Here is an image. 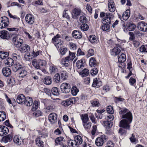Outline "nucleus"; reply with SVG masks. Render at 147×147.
<instances>
[{"mask_svg":"<svg viewBox=\"0 0 147 147\" xmlns=\"http://www.w3.org/2000/svg\"><path fill=\"white\" fill-rule=\"evenodd\" d=\"M69 11L67 10H65L63 13V17L67 20H69L70 17L68 15Z\"/></svg>","mask_w":147,"mask_h":147,"instance_id":"nucleus-49","label":"nucleus"},{"mask_svg":"<svg viewBox=\"0 0 147 147\" xmlns=\"http://www.w3.org/2000/svg\"><path fill=\"white\" fill-rule=\"evenodd\" d=\"M102 85V82L99 79H98L97 78L94 79L92 84V86L93 87L99 88Z\"/></svg>","mask_w":147,"mask_h":147,"instance_id":"nucleus-25","label":"nucleus"},{"mask_svg":"<svg viewBox=\"0 0 147 147\" xmlns=\"http://www.w3.org/2000/svg\"><path fill=\"white\" fill-rule=\"evenodd\" d=\"M98 72V69L97 68H94L90 71V73L92 76L96 75Z\"/></svg>","mask_w":147,"mask_h":147,"instance_id":"nucleus-62","label":"nucleus"},{"mask_svg":"<svg viewBox=\"0 0 147 147\" xmlns=\"http://www.w3.org/2000/svg\"><path fill=\"white\" fill-rule=\"evenodd\" d=\"M63 138L61 137L57 138L55 140L56 145H58L59 144L61 145L63 143Z\"/></svg>","mask_w":147,"mask_h":147,"instance_id":"nucleus-48","label":"nucleus"},{"mask_svg":"<svg viewBox=\"0 0 147 147\" xmlns=\"http://www.w3.org/2000/svg\"><path fill=\"white\" fill-rule=\"evenodd\" d=\"M30 49V46L26 44H23L20 49L21 53H25L29 51Z\"/></svg>","mask_w":147,"mask_h":147,"instance_id":"nucleus-21","label":"nucleus"},{"mask_svg":"<svg viewBox=\"0 0 147 147\" xmlns=\"http://www.w3.org/2000/svg\"><path fill=\"white\" fill-rule=\"evenodd\" d=\"M66 57L61 59V64L63 67H66L67 71L70 72L72 69L71 65L70 60Z\"/></svg>","mask_w":147,"mask_h":147,"instance_id":"nucleus-5","label":"nucleus"},{"mask_svg":"<svg viewBox=\"0 0 147 147\" xmlns=\"http://www.w3.org/2000/svg\"><path fill=\"white\" fill-rule=\"evenodd\" d=\"M32 65L36 69L44 70V67H45L47 64L46 61L44 60L41 59H34L32 60Z\"/></svg>","mask_w":147,"mask_h":147,"instance_id":"nucleus-2","label":"nucleus"},{"mask_svg":"<svg viewBox=\"0 0 147 147\" xmlns=\"http://www.w3.org/2000/svg\"><path fill=\"white\" fill-rule=\"evenodd\" d=\"M81 12V9L80 8H74L71 12L72 18L75 19H78L79 16L80 15Z\"/></svg>","mask_w":147,"mask_h":147,"instance_id":"nucleus-7","label":"nucleus"},{"mask_svg":"<svg viewBox=\"0 0 147 147\" xmlns=\"http://www.w3.org/2000/svg\"><path fill=\"white\" fill-rule=\"evenodd\" d=\"M90 119L92 121V122L94 124H96L97 123L96 120V119L95 117L94 116L93 114L91 113L89 116Z\"/></svg>","mask_w":147,"mask_h":147,"instance_id":"nucleus-53","label":"nucleus"},{"mask_svg":"<svg viewBox=\"0 0 147 147\" xmlns=\"http://www.w3.org/2000/svg\"><path fill=\"white\" fill-rule=\"evenodd\" d=\"M137 26L138 29L142 31H147V24L143 21L139 22Z\"/></svg>","mask_w":147,"mask_h":147,"instance_id":"nucleus-10","label":"nucleus"},{"mask_svg":"<svg viewBox=\"0 0 147 147\" xmlns=\"http://www.w3.org/2000/svg\"><path fill=\"white\" fill-rule=\"evenodd\" d=\"M94 54V52L93 49H89L88 51V54L86 55V57L87 58H88L90 56L93 55Z\"/></svg>","mask_w":147,"mask_h":147,"instance_id":"nucleus-59","label":"nucleus"},{"mask_svg":"<svg viewBox=\"0 0 147 147\" xmlns=\"http://www.w3.org/2000/svg\"><path fill=\"white\" fill-rule=\"evenodd\" d=\"M72 94L74 96H76L79 92V89L76 86H73L71 90Z\"/></svg>","mask_w":147,"mask_h":147,"instance_id":"nucleus-46","label":"nucleus"},{"mask_svg":"<svg viewBox=\"0 0 147 147\" xmlns=\"http://www.w3.org/2000/svg\"><path fill=\"white\" fill-rule=\"evenodd\" d=\"M32 100L31 98L28 96L26 98L24 103L27 106H31L32 104Z\"/></svg>","mask_w":147,"mask_h":147,"instance_id":"nucleus-33","label":"nucleus"},{"mask_svg":"<svg viewBox=\"0 0 147 147\" xmlns=\"http://www.w3.org/2000/svg\"><path fill=\"white\" fill-rule=\"evenodd\" d=\"M104 124L106 128L108 127H111L113 125L111 122L108 121H104Z\"/></svg>","mask_w":147,"mask_h":147,"instance_id":"nucleus-57","label":"nucleus"},{"mask_svg":"<svg viewBox=\"0 0 147 147\" xmlns=\"http://www.w3.org/2000/svg\"><path fill=\"white\" fill-rule=\"evenodd\" d=\"M53 80L56 83L59 82L60 80V76L59 74H56L54 76Z\"/></svg>","mask_w":147,"mask_h":147,"instance_id":"nucleus-52","label":"nucleus"},{"mask_svg":"<svg viewBox=\"0 0 147 147\" xmlns=\"http://www.w3.org/2000/svg\"><path fill=\"white\" fill-rule=\"evenodd\" d=\"M0 37L3 39L8 40L10 37L7 31L2 30L0 31Z\"/></svg>","mask_w":147,"mask_h":147,"instance_id":"nucleus-17","label":"nucleus"},{"mask_svg":"<svg viewBox=\"0 0 147 147\" xmlns=\"http://www.w3.org/2000/svg\"><path fill=\"white\" fill-rule=\"evenodd\" d=\"M80 21L82 23H86L87 22V19L84 16H82L80 17Z\"/></svg>","mask_w":147,"mask_h":147,"instance_id":"nucleus-60","label":"nucleus"},{"mask_svg":"<svg viewBox=\"0 0 147 147\" xmlns=\"http://www.w3.org/2000/svg\"><path fill=\"white\" fill-rule=\"evenodd\" d=\"M61 79L63 80H66L67 78V73L63 70L61 71Z\"/></svg>","mask_w":147,"mask_h":147,"instance_id":"nucleus-42","label":"nucleus"},{"mask_svg":"<svg viewBox=\"0 0 147 147\" xmlns=\"http://www.w3.org/2000/svg\"><path fill=\"white\" fill-rule=\"evenodd\" d=\"M26 98L25 96L23 94H21L18 95L17 98V102L20 104H24Z\"/></svg>","mask_w":147,"mask_h":147,"instance_id":"nucleus-16","label":"nucleus"},{"mask_svg":"<svg viewBox=\"0 0 147 147\" xmlns=\"http://www.w3.org/2000/svg\"><path fill=\"white\" fill-rule=\"evenodd\" d=\"M21 138L19 135H15L13 138V142L16 144L20 145L21 144Z\"/></svg>","mask_w":147,"mask_h":147,"instance_id":"nucleus-24","label":"nucleus"},{"mask_svg":"<svg viewBox=\"0 0 147 147\" xmlns=\"http://www.w3.org/2000/svg\"><path fill=\"white\" fill-rule=\"evenodd\" d=\"M66 57L71 62L76 57L75 53L69 51V56Z\"/></svg>","mask_w":147,"mask_h":147,"instance_id":"nucleus-43","label":"nucleus"},{"mask_svg":"<svg viewBox=\"0 0 147 147\" xmlns=\"http://www.w3.org/2000/svg\"><path fill=\"white\" fill-rule=\"evenodd\" d=\"M36 144L39 147L43 146V142L40 140L39 138H37L36 140Z\"/></svg>","mask_w":147,"mask_h":147,"instance_id":"nucleus-58","label":"nucleus"},{"mask_svg":"<svg viewBox=\"0 0 147 147\" xmlns=\"http://www.w3.org/2000/svg\"><path fill=\"white\" fill-rule=\"evenodd\" d=\"M120 49L117 47H115L111 51V54L112 55L115 56L119 54L120 53Z\"/></svg>","mask_w":147,"mask_h":147,"instance_id":"nucleus-31","label":"nucleus"},{"mask_svg":"<svg viewBox=\"0 0 147 147\" xmlns=\"http://www.w3.org/2000/svg\"><path fill=\"white\" fill-rule=\"evenodd\" d=\"M43 82L45 84L50 85L51 83L52 79L49 76H47L44 78Z\"/></svg>","mask_w":147,"mask_h":147,"instance_id":"nucleus-45","label":"nucleus"},{"mask_svg":"<svg viewBox=\"0 0 147 147\" xmlns=\"http://www.w3.org/2000/svg\"><path fill=\"white\" fill-rule=\"evenodd\" d=\"M118 59L119 62L123 63L126 61V55L123 53H120L118 56Z\"/></svg>","mask_w":147,"mask_h":147,"instance_id":"nucleus-27","label":"nucleus"},{"mask_svg":"<svg viewBox=\"0 0 147 147\" xmlns=\"http://www.w3.org/2000/svg\"><path fill=\"white\" fill-rule=\"evenodd\" d=\"M12 138L13 136L12 135L9 134L4 137L2 140L3 142L6 143L11 142L12 139Z\"/></svg>","mask_w":147,"mask_h":147,"instance_id":"nucleus-29","label":"nucleus"},{"mask_svg":"<svg viewBox=\"0 0 147 147\" xmlns=\"http://www.w3.org/2000/svg\"><path fill=\"white\" fill-rule=\"evenodd\" d=\"M5 63L7 67H10L14 63L13 59L11 58H7L4 60Z\"/></svg>","mask_w":147,"mask_h":147,"instance_id":"nucleus-26","label":"nucleus"},{"mask_svg":"<svg viewBox=\"0 0 147 147\" xmlns=\"http://www.w3.org/2000/svg\"><path fill=\"white\" fill-rule=\"evenodd\" d=\"M74 99V98H70L63 101L62 102V105L65 107H67L73 103Z\"/></svg>","mask_w":147,"mask_h":147,"instance_id":"nucleus-22","label":"nucleus"},{"mask_svg":"<svg viewBox=\"0 0 147 147\" xmlns=\"http://www.w3.org/2000/svg\"><path fill=\"white\" fill-rule=\"evenodd\" d=\"M80 28L82 30L86 31L88 30L89 26L87 24L84 23L81 25Z\"/></svg>","mask_w":147,"mask_h":147,"instance_id":"nucleus-56","label":"nucleus"},{"mask_svg":"<svg viewBox=\"0 0 147 147\" xmlns=\"http://www.w3.org/2000/svg\"><path fill=\"white\" fill-rule=\"evenodd\" d=\"M89 64L91 67H95L97 65V61L94 57H91L89 61Z\"/></svg>","mask_w":147,"mask_h":147,"instance_id":"nucleus-30","label":"nucleus"},{"mask_svg":"<svg viewBox=\"0 0 147 147\" xmlns=\"http://www.w3.org/2000/svg\"><path fill=\"white\" fill-rule=\"evenodd\" d=\"M74 140L78 146L79 144H81L83 141L82 138L79 135H77L75 137Z\"/></svg>","mask_w":147,"mask_h":147,"instance_id":"nucleus-35","label":"nucleus"},{"mask_svg":"<svg viewBox=\"0 0 147 147\" xmlns=\"http://www.w3.org/2000/svg\"><path fill=\"white\" fill-rule=\"evenodd\" d=\"M9 132V129L6 126L0 125V136H3Z\"/></svg>","mask_w":147,"mask_h":147,"instance_id":"nucleus-15","label":"nucleus"},{"mask_svg":"<svg viewBox=\"0 0 147 147\" xmlns=\"http://www.w3.org/2000/svg\"><path fill=\"white\" fill-rule=\"evenodd\" d=\"M52 95L57 96L59 94V89L57 87L53 88L51 90Z\"/></svg>","mask_w":147,"mask_h":147,"instance_id":"nucleus-41","label":"nucleus"},{"mask_svg":"<svg viewBox=\"0 0 147 147\" xmlns=\"http://www.w3.org/2000/svg\"><path fill=\"white\" fill-rule=\"evenodd\" d=\"M67 143L68 146L71 147H78V146L74 140H69L68 141Z\"/></svg>","mask_w":147,"mask_h":147,"instance_id":"nucleus-37","label":"nucleus"},{"mask_svg":"<svg viewBox=\"0 0 147 147\" xmlns=\"http://www.w3.org/2000/svg\"><path fill=\"white\" fill-rule=\"evenodd\" d=\"M108 9L111 12H113L116 10L115 4L113 0H109L108 3Z\"/></svg>","mask_w":147,"mask_h":147,"instance_id":"nucleus-13","label":"nucleus"},{"mask_svg":"<svg viewBox=\"0 0 147 147\" xmlns=\"http://www.w3.org/2000/svg\"><path fill=\"white\" fill-rule=\"evenodd\" d=\"M130 11L129 9H127L125 11L122 15V17L123 20H127L130 16Z\"/></svg>","mask_w":147,"mask_h":147,"instance_id":"nucleus-32","label":"nucleus"},{"mask_svg":"<svg viewBox=\"0 0 147 147\" xmlns=\"http://www.w3.org/2000/svg\"><path fill=\"white\" fill-rule=\"evenodd\" d=\"M57 115L55 113H52L49 116V120L52 124L56 123L57 120Z\"/></svg>","mask_w":147,"mask_h":147,"instance_id":"nucleus-11","label":"nucleus"},{"mask_svg":"<svg viewBox=\"0 0 147 147\" xmlns=\"http://www.w3.org/2000/svg\"><path fill=\"white\" fill-rule=\"evenodd\" d=\"M61 38L60 35L58 34L52 39V42L57 48H61V46L63 44V41L61 39H60Z\"/></svg>","mask_w":147,"mask_h":147,"instance_id":"nucleus-3","label":"nucleus"},{"mask_svg":"<svg viewBox=\"0 0 147 147\" xmlns=\"http://www.w3.org/2000/svg\"><path fill=\"white\" fill-rule=\"evenodd\" d=\"M54 109V107L53 105L48 106L45 109V111L47 113L52 112Z\"/></svg>","mask_w":147,"mask_h":147,"instance_id":"nucleus-47","label":"nucleus"},{"mask_svg":"<svg viewBox=\"0 0 147 147\" xmlns=\"http://www.w3.org/2000/svg\"><path fill=\"white\" fill-rule=\"evenodd\" d=\"M127 26L128 30L129 31L134 30L136 27V25L132 22H129L128 23Z\"/></svg>","mask_w":147,"mask_h":147,"instance_id":"nucleus-34","label":"nucleus"},{"mask_svg":"<svg viewBox=\"0 0 147 147\" xmlns=\"http://www.w3.org/2000/svg\"><path fill=\"white\" fill-rule=\"evenodd\" d=\"M61 90L62 92L64 93H69L70 90L71 86L70 84L68 83H62L60 86Z\"/></svg>","mask_w":147,"mask_h":147,"instance_id":"nucleus-8","label":"nucleus"},{"mask_svg":"<svg viewBox=\"0 0 147 147\" xmlns=\"http://www.w3.org/2000/svg\"><path fill=\"white\" fill-rule=\"evenodd\" d=\"M89 40L92 43H95L97 41L96 37L95 35H90L89 37Z\"/></svg>","mask_w":147,"mask_h":147,"instance_id":"nucleus-50","label":"nucleus"},{"mask_svg":"<svg viewBox=\"0 0 147 147\" xmlns=\"http://www.w3.org/2000/svg\"><path fill=\"white\" fill-rule=\"evenodd\" d=\"M90 103L93 107H98L100 105L99 102L96 99L91 100Z\"/></svg>","mask_w":147,"mask_h":147,"instance_id":"nucleus-51","label":"nucleus"},{"mask_svg":"<svg viewBox=\"0 0 147 147\" xmlns=\"http://www.w3.org/2000/svg\"><path fill=\"white\" fill-rule=\"evenodd\" d=\"M25 20L28 24H32L34 23V16L31 14H27L25 17Z\"/></svg>","mask_w":147,"mask_h":147,"instance_id":"nucleus-12","label":"nucleus"},{"mask_svg":"<svg viewBox=\"0 0 147 147\" xmlns=\"http://www.w3.org/2000/svg\"><path fill=\"white\" fill-rule=\"evenodd\" d=\"M67 51V49L65 47H61L60 49V53L62 55H65Z\"/></svg>","mask_w":147,"mask_h":147,"instance_id":"nucleus-63","label":"nucleus"},{"mask_svg":"<svg viewBox=\"0 0 147 147\" xmlns=\"http://www.w3.org/2000/svg\"><path fill=\"white\" fill-rule=\"evenodd\" d=\"M107 111L108 113L112 114L114 113V111L112 107L111 106H108L107 109Z\"/></svg>","mask_w":147,"mask_h":147,"instance_id":"nucleus-61","label":"nucleus"},{"mask_svg":"<svg viewBox=\"0 0 147 147\" xmlns=\"http://www.w3.org/2000/svg\"><path fill=\"white\" fill-rule=\"evenodd\" d=\"M83 125L85 129L86 130L88 131L91 128L92 123L88 121L83 123Z\"/></svg>","mask_w":147,"mask_h":147,"instance_id":"nucleus-36","label":"nucleus"},{"mask_svg":"<svg viewBox=\"0 0 147 147\" xmlns=\"http://www.w3.org/2000/svg\"><path fill=\"white\" fill-rule=\"evenodd\" d=\"M102 24L101 25V29L104 31H109L110 30L109 24L111 23H109L106 22H102Z\"/></svg>","mask_w":147,"mask_h":147,"instance_id":"nucleus-19","label":"nucleus"},{"mask_svg":"<svg viewBox=\"0 0 147 147\" xmlns=\"http://www.w3.org/2000/svg\"><path fill=\"white\" fill-rule=\"evenodd\" d=\"M81 117L83 123L89 121L88 116L87 114L82 115Z\"/></svg>","mask_w":147,"mask_h":147,"instance_id":"nucleus-39","label":"nucleus"},{"mask_svg":"<svg viewBox=\"0 0 147 147\" xmlns=\"http://www.w3.org/2000/svg\"><path fill=\"white\" fill-rule=\"evenodd\" d=\"M38 102L35 100L34 102L33 106L32 108V111H34L37 109L38 106Z\"/></svg>","mask_w":147,"mask_h":147,"instance_id":"nucleus-54","label":"nucleus"},{"mask_svg":"<svg viewBox=\"0 0 147 147\" xmlns=\"http://www.w3.org/2000/svg\"><path fill=\"white\" fill-rule=\"evenodd\" d=\"M2 72L4 76L5 77H9L11 74V70L9 68L4 67L2 70Z\"/></svg>","mask_w":147,"mask_h":147,"instance_id":"nucleus-18","label":"nucleus"},{"mask_svg":"<svg viewBox=\"0 0 147 147\" xmlns=\"http://www.w3.org/2000/svg\"><path fill=\"white\" fill-rule=\"evenodd\" d=\"M13 42L14 46L17 48H20L24 43L23 39L19 38Z\"/></svg>","mask_w":147,"mask_h":147,"instance_id":"nucleus-23","label":"nucleus"},{"mask_svg":"<svg viewBox=\"0 0 147 147\" xmlns=\"http://www.w3.org/2000/svg\"><path fill=\"white\" fill-rule=\"evenodd\" d=\"M58 71V69L57 67L54 65H52L50 67V72L51 74H55L57 73Z\"/></svg>","mask_w":147,"mask_h":147,"instance_id":"nucleus-44","label":"nucleus"},{"mask_svg":"<svg viewBox=\"0 0 147 147\" xmlns=\"http://www.w3.org/2000/svg\"><path fill=\"white\" fill-rule=\"evenodd\" d=\"M119 114L122 115V118L124 119L122 120L120 122L119 126L124 128L129 129L130 123L132 119V115L130 112L127 108H119Z\"/></svg>","mask_w":147,"mask_h":147,"instance_id":"nucleus-1","label":"nucleus"},{"mask_svg":"<svg viewBox=\"0 0 147 147\" xmlns=\"http://www.w3.org/2000/svg\"><path fill=\"white\" fill-rule=\"evenodd\" d=\"M71 35L75 39H81L82 37L81 32L78 30H74L72 32Z\"/></svg>","mask_w":147,"mask_h":147,"instance_id":"nucleus-14","label":"nucleus"},{"mask_svg":"<svg viewBox=\"0 0 147 147\" xmlns=\"http://www.w3.org/2000/svg\"><path fill=\"white\" fill-rule=\"evenodd\" d=\"M84 59H82L77 61L76 63L77 68L79 69H82L84 67Z\"/></svg>","mask_w":147,"mask_h":147,"instance_id":"nucleus-28","label":"nucleus"},{"mask_svg":"<svg viewBox=\"0 0 147 147\" xmlns=\"http://www.w3.org/2000/svg\"><path fill=\"white\" fill-rule=\"evenodd\" d=\"M105 133L107 135H110L113 134V133L111 127H108L106 128Z\"/></svg>","mask_w":147,"mask_h":147,"instance_id":"nucleus-64","label":"nucleus"},{"mask_svg":"<svg viewBox=\"0 0 147 147\" xmlns=\"http://www.w3.org/2000/svg\"><path fill=\"white\" fill-rule=\"evenodd\" d=\"M0 28H3L7 26L9 24V21L7 18L5 17H1L0 18Z\"/></svg>","mask_w":147,"mask_h":147,"instance_id":"nucleus-9","label":"nucleus"},{"mask_svg":"<svg viewBox=\"0 0 147 147\" xmlns=\"http://www.w3.org/2000/svg\"><path fill=\"white\" fill-rule=\"evenodd\" d=\"M113 16V14L111 13H105L102 12L100 13V17L103 18L101 20L102 22H106L111 23V19Z\"/></svg>","mask_w":147,"mask_h":147,"instance_id":"nucleus-4","label":"nucleus"},{"mask_svg":"<svg viewBox=\"0 0 147 147\" xmlns=\"http://www.w3.org/2000/svg\"><path fill=\"white\" fill-rule=\"evenodd\" d=\"M24 66L19 62H16V64L13 65V69L15 71H19L23 68Z\"/></svg>","mask_w":147,"mask_h":147,"instance_id":"nucleus-20","label":"nucleus"},{"mask_svg":"<svg viewBox=\"0 0 147 147\" xmlns=\"http://www.w3.org/2000/svg\"><path fill=\"white\" fill-rule=\"evenodd\" d=\"M79 74L82 77H85L87 76L89 74V71L88 69L85 68L81 71L80 72Z\"/></svg>","mask_w":147,"mask_h":147,"instance_id":"nucleus-38","label":"nucleus"},{"mask_svg":"<svg viewBox=\"0 0 147 147\" xmlns=\"http://www.w3.org/2000/svg\"><path fill=\"white\" fill-rule=\"evenodd\" d=\"M69 47L70 49L72 50H76L77 47L76 45L72 42H70L69 43Z\"/></svg>","mask_w":147,"mask_h":147,"instance_id":"nucleus-55","label":"nucleus"},{"mask_svg":"<svg viewBox=\"0 0 147 147\" xmlns=\"http://www.w3.org/2000/svg\"><path fill=\"white\" fill-rule=\"evenodd\" d=\"M18 71L20 74V77L22 78H23L26 76L27 74V71L23 68L20 69Z\"/></svg>","mask_w":147,"mask_h":147,"instance_id":"nucleus-40","label":"nucleus"},{"mask_svg":"<svg viewBox=\"0 0 147 147\" xmlns=\"http://www.w3.org/2000/svg\"><path fill=\"white\" fill-rule=\"evenodd\" d=\"M107 139V137L105 135H102L96 139L95 144L97 146H101Z\"/></svg>","mask_w":147,"mask_h":147,"instance_id":"nucleus-6","label":"nucleus"}]
</instances>
